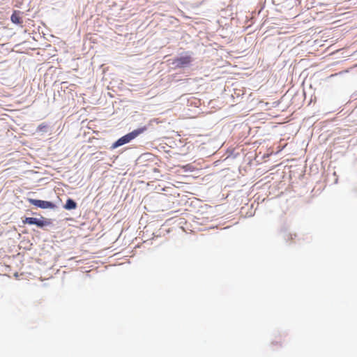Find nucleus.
Masks as SVG:
<instances>
[{
  "mask_svg": "<svg viewBox=\"0 0 357 357\" xmlns=\"http://www.w3.org/2000/svg\"><path fill=\"white\" fill-rule=\"evenodd\" d=\"M169 64L174 69L185 70L192 67L195 61L192 52H184L169 60Z\"/></svg>",
  "mask_w": 357,
  "mask_h": 357,
  "instance_id": "nucleus-1",
  "label": "nucleus"
},
{
  "mask_svg": "<svg viewBox=\"0 0 357 357\" xmlns=\"http://www.w3.org/2000/svg\"><path fill=\"white\" fill-rule=\"evenodd\" d=\"M145 130H146V127L144 126L142 128H139L132 130V132L123 135V137L118 139L115 142H114L110 149L112 150L115 149L121 146L126 144L129 143L130 141L136 138L140 134L143 133Z\"/></svg>",
  "mask_w": 357,
  "mask_h": 357,
  "instance_id": "nucleus-2",
  "label": "nucleus"
},
{
  "mask_svg": "<svg viewBox=\"0 0 357 357\" xmlns=\"http://www.w3.org/2000/svg\"><path fill=\"white\" fill-rule=\"evenodd\" d=\"M23 223L28 225H36L39 227H43L47 224V222L43 218L38 219L36 218H26L23 220Z\"/></svg>",
  "mask_w": 357,
  "mask_h": 357,
  "instance_id": "nucleus-3",
  "label": "nucleus"
},
{
  "mask_svg": "<svg viewBox=\"0 0 357 357\" xmlns=\"http://www.w3.org/2000/svg\"><path fill=\"white\" fill-rule=\"evenodd\" d=\"M20 12L14 11L10 17V20L13 23L20 24L22 23V20L19 15Z\"/></svg>",
  "mask_w": 357,
  "mask_h": 357,
  "instance_id": "nucleus-4",
  "label": "nucleus"
},
{
  "mask_svg": "<svg viewBox=\"0 0 357 357\" xmlns=\"http://www.w3.org/2000/svg\"><path fill=\"white\" fill-rule=\"evenodd\" d=\"M36 206L42 208H54L55 206L52 202H32Z\"/></svg>",
  "mask_w": 357,
  "mask_h": 357,
  "instance_id": "nucleus-5",
  "label": "nucleus"
},
{
  "mask_svg": "<svg viewBox=\"0 0 357 357\" xmlns=\"http://www.w3.org/2000/svg\"><path fill=\"white\" fill-rule=\"evenodd\" d=\"M245 207H247V208L250 207L249 202L245 203V206H243L241 208V214L244 215L245 216H247V215H248V216L252 215L253 213H252V210L250 212L244 213V210L245 209ZM250 207H251V208H252V204L250 205Z\"/></svg>",
  "mask_w": 357,
  "mask_h": 357,
  "instance_id": "nucleus-6",
  "label": "nucleus"
},
{
  "mask_svg": "<svg viewBox=\"0 0 357 357\" xmlns=\"http://www.w3.org/2000/svg\"><path fill=\"white\" fill-rule=\"evenodd\" d=\"M63 207L68 210L74 209L76 208V202H66Z\"/></svg>",
  "mask_w": 357,
  "mask_h": 357,
  "instance_id": "nucleus-7",
  "label": "nucleus"
},
{
  "mask_svg": "<svg viewBox=\"0 0 357 357\" xmlns=\"http://www.w3.org/2000/svg\"><path fill=\"white\" fill-rule=\"evenodd\" d=\"M184 168L186 169V170H190V171H192V166L191 165H186Z\"/></svg>",
  "mask_w": 357,
  "mask_h": 357,
  "instance_id": "nucleus-8",
  "label": "nucleus"
},
{
  "mask_svg": "<svg viewBox=\"0 0 357 357\" xmlns=\"http://www.w3.org/2000/svg\"><path fill=\"white\" fill-rule=\"evenodd\" d=\"M45 126H42V125H40L38 127V130H43V128H45Z\"/></svg>",
  "mask_w": 357,
  "mask_h": 357,
  "instance_id": "nucleus-9",
  "label": "nucleus"
},
{
  "mask_svg": "<svg viewBox=\"0 0 357 357\" xmlns=\"http://www.w3.org/2000/svg\"><path fill=\"white\" fill-rule=\"evenodd\" d=\"M27 201L31 202V201H40V199H36L29 198Z\"/></svg>",
  "mask_w": 357,
  "mask_h": 357,
  "instance_id": "nucleus-10",
  "label": "nucleus"
},
{
  "mask_svg": "<svg viewBox=\"0 0 357 357\" xmlns=\"http://www.w3.org/2000/svg\"><path fill=\"white\" fill-rule=\"evenodd\" d=\"M66 201L70 202V201H73V200L72 199L68 198Z\"/></svg>",
  "mask_w": 357,
  "mask_h": 357,
  "instance_id": "nucleus-11",
  "label": "nucleus"
},
{
  "mask_svg": "<svg viewBox=\"0 0 357 357\" xmlns=\"http://www.w3.org/2000/svg\"><path fill=\"white\" fill-rule=\"evenodd\" d=\"M259 199V197H257V199H255V202H257V200Z\"/></svg>",
  "mask_w": 357,
  "mask_h": 357,
  "instance_id": "nucleus-12",
  "label": "nucleus"
}]
</instances>
